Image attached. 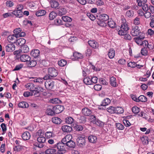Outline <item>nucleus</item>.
I'll use <instances>...</instances> for the list:
<instances>
[{
	"instance_id": "f257e3e1",
	"label": "nucleus",
	"mask_w": 154,
	"mask_h": 154,
	"mask_svg": "<svg viewBox=\"0 0 154 154\" xmlns=\"http://www.w3.org/2000/svg\"><path fill=\"white\" fill-rule=\"evenodd\" d=\"M26 90H29L34 93V95L37 96H39L40 92L43 91L42 87L39 86L35 87V85L32 83H28L24 85Z\"/></svg>"
},
{
	"instance_id": "f03ea898",
	"label": "nucleus",
	"mask_w": 154,
	"mask_h": 154,
	"mask_svg": "<svg viewBox=\"0 0 154 154\" xmlns=\"http://www.w3.org/2000/svg\"><path fill=\"white\" fill-rule=\"evenodd\" d=\"M131 34L133 36L140 35L141 33L139 27L136 25L132 26L131 30Z\"/></svg>"
},
{
	"instance_id": "7ed1b4c3",
	"label": "nucleus",
	"mask_w": 154,
	"mask_h": 154,
	"mask_svg": "<svg viewBox=\"0 0 154 154\" xmlns=\"http://www.w3.org/2000/svg\"><path fill=\"white\" fill-rule=\"evenodd\" d=\"M66 147L65 143L63 142L58 143V154H64L67 148Z\"/></svg>"
},
{
	"instance_id": "20e7f679",
	"label": "nucleus",
	"mask_w": 154,
	"mask_h": 154,
	"mask_svg": "<svg viewBox=\"0 0 154 154\" xmlns=\"http://www.w3.org/2000/svg\"><path fill=\"white\" fill-rule=\"evenodd\" d=\"M37 140L40 144H37L35 146L39 148H42L44 146L43 143H45L46 141L45 138L43 136L39 137L37 138Z\"/></svg>"
},
{
	"instance_id": "39448f33",
	"label": "nucleus",
	"mask_w": 154,
	"mask_h": 154,
	"mask_svg": "<svg viewBox=\"0 0 154 154\" xmlns=\"http://www.w3.org/2000/svg\"><path fill=\"white\" fill-rule=\"evenodd\" d=\"M48 72L51 77H55L57 75V72L54 68L50 67L48 69Z\"/></svg>"
},
{
	"instance_id": "423d86ee",
	"label": "nucleus",
	"mask_w": 154,
	"mask_h": 154,
	"mask_svg": "<svg viewBox=\"0 0 154 154\" xmlns=\"http://www.w3.org/2000/svg\"><path fill=\"white\" fill-rule=\"evenodd\" d=\"M57 105L54 106L53 108V110L49 108H47L46 110V113L49 115L53 116L55 113H57Z\"/></svg>"
},
{
	"instance_id": "0eeeda50",
	"label": "nucleus",
	"mask_w": 154,
	"mask_h": 154,
	"mask_svg": "<svg viewBox=\"0 0 154 154\" xmlns=\"http://www.w3.org/2000/svg\"><path fill=\"white\" fill-rule=\"evenodd\" d=\"M20 59L21 61L27 62L31 60V57L29 56L27 54H24L20 55Z\"/></svg>"
},
{
	"instance_id": "6e6552de",
	"label": "nucleus",
	"mask_w": 154,
	"mask_h": 154,
	"mask_svg": "<svg viewBox=\"0 0 154 154\" xmlns=\"http://www.w3.org/2000/svg\"><path fill=\"white\" fill-rule=\"evenodd\" d=\"M144 38L145 37L143 35H140V36L134 38V40L137 45H140L141 43L143 42V40Z\"/></svg>"
},
{
	"instance_id": "1a4fd4ad",
	"label": "nucleus",
	"mask_w": 154,
	"mask_h": 154,
	"mask_svg": "<svg viewBox=\"0 0 154 154\" xmlns=\"http://www.w3.org/2000/svg\"><path fill=\"white\" fill-rule=\"evenodd\" d=\"M82 114L85 116H88L91 113V111L90 109L87 107L83 108L82 110Z\"/></svg>"
},
{
	"instance_id": "9d476101",
	"label": "nucleus",
	"mask_w": 154,
	"mask_h": 154,
	"mask_svg": "<svg viewBox=\"0 0 154 154\" xmlns=\"http://www.w3.org/2000/svg\"><path fill=\"white\" fill-rule=\"evenodd\" d=\"M15 46L13 44H8L5 46V50L6 51L11 52L15 49Z\"/></svg>"
},
{
	"instance_id": "9b49d317",
	"label": "nucleus",
	"mask_w": 154,
	"mask_h": 154,
	"mask_svg": "<svg viewBox=\"0 0 154 154\" xmlns=\"http://www.w3.org/2000/svg\"><path fill=\"white\" fill-rule=\"evenodd\" d=\"M54 86V83L53 81H47L45 83V86L48 89L51 90L52 89Z\"/></svg>"
},
{
	"instance_id": "f8f14e48",
	"label": "nucleus",
	"mask_w": 154,
	"mask_h": 154,
	"mask_svg": "<svg viewBox=\"0 0 154 154\" xmlns=\"http://www.w3.org/2000/svg\"><path fill=\"white\" fill-rule=\"evenodd\" d=\"M31 55L35 58H36L39 56L40 51L38 49L32 50L31 52Z\"/></svg>"
},
{
	"instance_id": "ddd939ff",
	"label": "nucleus",
	"mask_w": 154,
	"mask_h": 154,
	"mask_svg": "<svg viewBox=\"0 0 154 154\" xmlns=\"http://www.w3.org/2000/svg\"><path fill=\"white\" fill-rule=\"evenodd\" d=\"M77 141L79 144V145L81 146V145H85V140L84 138L81 136H79L77 139Z\"/></svg>"
},
{
	"instance_id": "4468645a",
	"label": "nucleus",
	"mask_w": 154,
	"mask_h": 154,
	"mask_svg": "<svg viewBox=\"0 0 154 154\" xmlns=\"http://www.w3.org/2000/svg\"><path fill=\"white\" fill-rule=\"evenodd\" d=\"M26 42V40L24 39L23 38H20L16 41V44L17 45L22 46L24 45Z\"/></svg>"
},
{
	"instance_id": "2eb2a0df",
	"label": "nucleus",
	"mask_w": 154,
	"mask_h": 154,
	"mask_svg": "<svg viewBox=\"0 0 154 154\" xmlns=\"http://www.w3.org/2000/svg\"><path fill=\"white\" fill-rule=\"evenodd\" d=\"M88 139L90 142L95 143L97 141V137L95 135H90L88 136Z\"/></svg>"
},
{
	"instance_id": "dca6fc26",
	"label": "nucleus",
	"mask_w": 154,
	"mask_h": 154,
	"mask_svg": "<svg viewBox=\"0 0 154 154\" xmlns=\"http://www.w3.org/2000/svg\"><path fill=\"white\" fill-rule=\"evenodd\" d=\"M72 139V136L71 134H68L66 135L62 140V142L64 143H67L71 140Z\"/></svg>"
},
{
	"instance_id": "f3484780",
	"label": "nucleus",
	"mask_w": 154,
	"mask_h": 154,
	"mask_svg": "<svg viewBox=\"0 0 154 154\" xmlns=\"http://www.w3.org/2000/svg\"><path fill=\"white\" fill-rule=\"evenodd\" d=\"M12 14H14L16 17L21 18L23 16V12L22 11L14 10L12 12Z\"/></svg>"
},
{
	"instance_id": "a211bd4d",
	"label": "nucleus",
	"mask_w": 154,
	"mask_h": 154,
	"mask_svg": "<svg viewBox=\"0 0 154 154\" xmlns=\"http://www.w3.org/2000/svg\"><path fill=\"white\" fill-rule=\"evenodd\" d=\"M61 128L63 132H70L72 130V128L71 127L67 125L63 126Z\"/></svg>"
},
{
	"instance_id": "6ab92c4d",
	"label": "nucleus",
	"mask_w": 154,
	"mask_h": 154,
	"mask_svg": "<svg viewBox=\"0 0 154 154\" xmlns=\"http://www.w3.org/2000/svg\"><path fill=\"white\" fill-rule=\"evenodd\" d=\"M115 51L112 48L110 49L109 50L108 52V55L110 59L113 58L115 56Z\"/></svg>"
},
{
	"instance_id": "aec40b11",
	"label": "nucleus",
	"mask_w": 154,
	"mask_h": 154,
	"mask_svg": "<svg viewBox=\"0 0 154 154\" xmlns=\"http://www.w3.org/2000/svg\"><path fill=\"white\" fill-rule=\"evenodd\" d=\"M31 137L30 133L26 131L24 132L22 135V137L24 140H29Z\"/></svg>"
},
{
	"instance_id": "412c9836",
	"label": "nucleus",
	"mask_w": 154,
	"mask_h": 154,
	"mask_svg": "<svg viewBox=\"0 0 154 154\" xmlns=\"http://www.w3.org/2000/svg\"><path fill=\"white\" fill-rule=\"evenodd\" d=\"M88 44L90 46L94 48H96L98 46L97 43L94 41H89Z\"/></svg>"
},
{
	"instance_id": "4be33fe9",
	"label": "nucleus",
	"mask_w": 154,
	"mask_h": 154,
	"mask_svg": "<svg viewBox=\"0 0 154 154\" xmlns=\"http://www.w3.org/2000/svg\"><path fill=\"white\" fill-rule=\"evenodd\" d=\"M45 154H56L57 150L53 149H48L45 152Z\"/></svg>"
},
{
	"instance_id": "5701e85b",
	"label": "nucleus",
	"mask_w": 154,
	"mask_h": 154,
	"mask_svg": "<svg viewBox=\"0 0 154 154\" xmlns=\"http://www.w3.org/2000/svg\"><path fill=\"white\" fill-rule=\"evenodd\" d=\"M99 18L105 22L108 20L109 19V16L105 14H101L99 16Z\"/></svg>"
},
{
	"instance_id": "b1692460",
	"label": "nucleus",
	"mask_w": 154,
	"mask_h": 154,
	"mask_svg": "<svg viewBox=\"0 0 154 154\" xmlns=\"http://www.w3.org/2000/svg\"><path fill=\"white\" fill-rule=\"evenodd\" d=\"M110 85L112 86L113 87H116V78L113 77H111L110 78Z\"/></svg>"
},
{
	"instance_id": "393cba45",
	"label": "nucleus",
	"mask_w": 154,
	"mask_h": 154,
	"mask_svg": "<svg viewBox=\"0 0 154 154\" xmlns=\"http://www.w3.org/2000/svg\"><path fill=\"white\" fill-rule=\"evenodd\" d=\"M18 106L21 108H26L29 107L28 103L26 102L23 101L20 102L18 104Z\"/></svg>"
},
{
	"instance_id": "a878e982",
	"label": "nucleus",
	"mask_w": 154,
	"mask_h": 154,
	"mask_svg": "<svg viewBox=\"0 0 154 154\" xmlns=\"http://www.w3.org/2000/svg\"><path fill=\"white\" fill-rule=\"evenodd\" d=\"M27 63L30 67H33L35 66L37 62L36 60H30L28 62H27Z\"/></svg>"
},
{
	"instance_id": "bb28decb",
	"label": "nucleus",
	"mask_w": 154,
	"mask_h": 154,
	"mask_svg": "<svg viewBox=\"0 0 154 154\" xmlns=\"http://www.w3.org/2000/svg\"><path fill=\"white\" fill-rule=\"evenodd\" d=\"M50 2L51 6L52 8L56 9H58V2L56 1L55 0H51Z\"/></svg>"
},
{
	"instance_id": "cd10ccee",
	"label": "nucleus",
	"mask_w": 154,
	"mask_h": 154,
	"mask_svg": "<svg viewBox=\"0 0 154 154\" xmlns=\"http://www.w3.org/2000/svg\"><path fill=\"white\" fill-rule=\"evenodd\" d=\"M66 12V9L63 7H60L58 8V15L61 16L65 14Z\"/></svg>"
},
{
	"instance_id": "c85d7f7f",
	"label": "nucleus",
	"mask_w": 154,
	"mask_h": 154,
	"mask_svg": "<svg viewBox=\"0 0 154 154\" xmlns=\"http://www.w3.org/2000/svg\"><path fill=\"white\" fill-rule=\"evenodd\" d=\"M73 55L74 57V59L75 60L81 59L82 57V56L81 54L76 52L73 53Z\"/></svg>"
},
{
	"instance_id": "c756f323",
	"label": "nucleus",
	"mask_w": 154,
	"mask_h": 154,
	"mask_svg": "<svg viewBox=\"0 0 154 154\" xmlns=\"http://www.w3.org/2000/svg\"><path fill=\"white\" fill-rule=\"evenodd\" d=\"M46 13V11L44 10H40L37 11L36 13V15L38 17L44 15Z\"/></svg>"
},
{
	"instance_id": "7c9ffc66",
	"label": "nucleus",
	"mask_w": 154,
	"mask_h": 154,
	"mask_svg": "<svg viewBox=\"0 0 154 154\" xmlns=\"http://www.w3.org/2000/svg\"><path fill=\"white\" fill-rule=\"evenodd\" d=\"M121 28L124 30L128 32V31L129 29V28L128 26V24L126 23H123L121 24Z\"/></svg>"
},
{
	"instance_id": "2f4dec72",
	"label": "nucleus",
	"mask_w": 154,
	"mask_h": 154,
	"mask_svg": "<svg viewBox=\"0 0 154 154\" xmlns=\"http://www.w3.org/2000/svg\"><path fill=\"white\" fill-rule=\"evenodd\" d=\"M108 26L110 28H113L115 27L116 23L111 19L109 20L107 22Z\"/></svg>"
},
{
	"instance_id": "473e14b6",
	"label": "nucleus",
	"mask_w": 154,
	"mask_h": 154,
	"mask_svg": "<svg viewBox=\"0 0 154 154\" xmlns=\"http://www.w3.org/2000/svg\"><path fill=\"white\" fill-rule=\"evenodd\" d=\"M110 100L108 98H106L104 99L102 102L101 105L102 106H106L110 103Z\"/></svg>"
},
{
	"instance_id": "72a5a7b5",
	"label": "nucleus",
	"mask_w": 154,
	"mask_h": 154,
	"mask_svg": "<svg viewBox=\"0 0 154 154\" xmlns=\"http://www.w3.org/2000/svg\"><path fill=\"white\" fill-rule=\"evenodd\" d=\"M115 107L112 106H110L106 109V110L108 112L111 114H113L115 113Z\"/></svg>"
},
{
	"instance_id": "f704fd0d",
	"label": "nucleus",
	"mask_w": 154,
	"mask_h": 154,
	"mask_svg": "<svg viewBox=\"0 0 154 154\" xmlns=\"http://www.w3.org/2000/svg\"><path fill=\"white\" fill-rule=\"evenodd\" d=\"M138 102H145L147 101V98L144 95H140L138 97Z\"/></svg>"
},
{
	"instance_id": "c9c22d12",
	"label": "nucleus",
	"mask_w": 154,
	"mask_h": 154,
	"mask_svg": "<svg viewBox=\"0 0 154 154\" xmlns=\"http://www.w3.org/2000/svg\"><path fill=\"white\" fill-rule=\"evenodd\" d=\"M84 83L87 85H90L91 84V78L88 77H85L83 79Z\"/></svg>"
},
{
	"instance_id": "e433bc0d",
	"label": "nucleus",
	"mask_w": 154,
	"mask_h": 154,
	"mask_svg": "<svg viewBox=\"0 0 154 154\" xmlns=\"http://www.w3.org/2000/svg\"><path fill=\"white\" fill-rule=\"evenodd\" d=\"M21 31V29L20 28H18L14 29L13 32L14 35L16 38H18V35Z\"/></svg>"
},
{
	"instance_id": "4c0bfd02",
	"label": "nucleus",
	"mask_w": 154,
	"mask_h": 154,
	"mask_svg": "<svg viewBox=\"0 0 154 154\" xmlns=\"http://www.w3.org/2000/svg\"><path fill=\"white\" fill-rule=\"evenodd\" d=\"M97 24L100 26L102 27H105L106 26V23L105 22L101 20L100 19L97 21Z\"/></svg>"
},
{
	"instance_id": "58836bf2",
	"label": "nucleus",
	"mask_w": 154,
	"mask_h": 154,
	"mask_svg": "<svg viewBox=\"0 0 154 154\" xmlns=\"http://www.w3.org/2000/svg\"><path fill=\"white\" fill-rule=\"evenodd\" d=\"M115 113L122 114L124 112V109L123 108L120 107H116Z\"/></svg>"
},
{
	"instance_id": "ea45409f",
	"label": "nucleus",
	"mask_w": 154,
	"mask_h": 154,
	"mask_svg": "<svg viewBox=\"0 0 154 154\" xmlns=\"http://www.w3.org/2000/svg\"><path fill=\"white\" fill-rule=\"evenodd\" d=\"M65 144L66 145V146H68L69 148H73L75 146V142L71 140L67 143H66Z\"/></svg>"
},
{
	"instance_id": "a19ab883",
	"label": "nucleus",
	"mask_w": 154,
	"mask_h": 154,
	"mask_svg": "<svg viewBox=\"0 0 154 154\" xmlns=\"http://www.w3.org/2000/svg\"><path fill=\"white\" fill-rule=\"evenodd\" d=\"M134 12L132 10H129L126 13V16L128 17H131L133 16Z\"/></svg>"
},
{
	"instance_id": "79ce46f5",
	"label": "nucleus",
	"mask_w": 154,
	"mask_h": 154,
	"mask_svg": "<svg viewBox=\"0 0 154 154\" xmlns=\"http://www.w3.org/2000/svg\"><path fill=\"white\" fill-rule=\"evenodd\" d=\"M57 15V13L54 12H51L49 15V19L50 20H53L56 18Z\"/></svg>"
},
{
	"instance_id": "37998d69",
	"label": "nucleus",
	"mask_w": 154,
	"mask_h": 154,
	"mask_svg": "<svg viewBox=\"0 0 154 154\" xmlns=\"http://www.w3.org/2000/svg\"><path fill=\"white\" fill-rule=\"evenodd\" d=\"M62 19L65 22H70L72 21V19L67 16H64L61 17Z\"/></svg>"
},
{
	"instance_id": "c03bdc74",
	"label": "nucleus",
	"mask_w": 154,
	"mask_h": 154,
	"mask_svg": "<svg viewBox=\"0 0 154 154\" xmlns=\"http://www.w3.org/2000/svg\"><path fill=\"white\" fill-rule=\"evenodd\" d=\"M132 111L133 113L137 114L140 111V109L139 108L136 106H135L132 108Z\"/></svg>"
},
{
	"instance_id": "a18cd8bd",
	"label": "nucleus",
	"mask_w": 154,
	"mask_h": 154,
	"mask_svg": "<svg viewBox=\"0 0 154 154\" xmlns=\"http://www.w3.org/2000/svg\"><path fill=\"white\" fill-rule=\"evenodd\" d=\"M66 122L68 124H71L72 123L74 119L71 117H68L65 119Z\"/></svg>"
},
{
	"instance_id": "49530a36",
	"label": "nucleus",
	"mask_w": 154,
	"mask_h": 154,
	"mask_svg": "<svg viewBox=\"0 0 154 154\" xmlns=\"http://www.w3.org/2000/svg\"><path fill=\"white\" fill-rule=\"evenodd\" d=\"M66 61L64 60H61L58 61V65L60 66H64L66 65Z\"/></svg>"
},
{
	"instance_id": "de8ad7c7",
	"label": "nucleus",
	"mask_w": 154,
	"mask_h": 154,
	"mask_svg": "<svg viewBox=\"0 0 154 154\" xmlns=\"http://www.w3.org/2000/svg\"><path fill=\"white\" fill-rule=\"evenodd\" d=\"M29 50L28 46L27 45H24L22 48L21 51L24 53H26L29 51Z\"/></svg>"
},
{
	"instance_id": "09e8293b",
	"label": "nucleus",
	"mask_w": 154,
	"mask_h": 154,
	"mask_svg": "<svg viewBox=\"0 0 154 154\" xmlns=\"http://www.w3.org/2000/svg\"><path fill=\"white\" fill-rule=\"evenodd\" d=\"M147 48H142L141 50V54L143 56H146L148 54V51Z\"/></svg>"
},
{
	"instance_id": "8fccbe9b",
	"label": "nucleus",
	"mask_w": 154,
	"mask_h": 154,
	"mask_svg": "<svg viewBox=\"0 0 154 154\" xmlns=\"http://www.w3.org/2000/svg\"><path fill=\"white\" fill-rule=\"evenodd\" d=\"M116 125L117 128L119 130H123L124 128V127L123 125L120 123H116Z\"/></svg>"
},
{
	"instance_id": "3c124183",
	"label": "nucleus",
	"mask_w": 154,
	"mask_h": 154,
	"mask_svg": "<svg viewBox=\"0 0 154 154\" xmlns=\"http://www.w3.org/2000/svg\"><path fill=\"white\" fill-rule=\"evenodd\" d=\"M127 33L128 32L124 30V29H122L120 28V29L118 33V34L120 35H124Z\"/></svg>"
},
{
	"instance_id": "603ef678",
	"label": "nucleus",
	"mask_w": 154,
	"mask_h": 154,
	"mask_svg": "<svg viewBox=\"0 0 154 154\" xmlns=\"http://www.w3.org/2000/svg\"><path fill=\"white\" fill-rule=\"evenodd\" d=\"M148 45V42L146 40H145L143 41L140 46H143V48H147Z\"/></svg>"
},
{
	"instance_id": "864d4df0",
	"label": "nucleus",
	"mask_w": 154,
	"mask_h": 154,
	"mask_svg": "<svg viewBox=\"0 0 154 154\" xmlns=\"http://www.w3.org/2000/svg\"><path fill=\"white\" fill-rule=\"evenodd\" d=\"M33 81L39 84L42 83L43 80L42 78H38L35 79L33 80Z\"/></svg>"
},
{
	"instance_id": "5fc2aeb1",
	"label": "nucleus",
	"mask_w": 154,
	"mask_h": 154,
	"mask_svg": "<svg viewBox=\"0 0 154 154\" xmlns=\"http://www.w3.org/2000/svg\"><path fill=\"white\" fill-rule=\"evenodd\" d=\"M23 95L25 97H27L34 95V93L32 92L26 91L23 93Z\"/></svg>"
},
{
	"instance_id": "6e6d98bb",
	"label": "nucleus",
	"mask_w": 154,
	"mask_h": 154,
	"mask_svg": "<svg viewBox=\"0 0 154 154\" xmlns=\"http://www.w3.org/2000/svg\"><path fill=\"white\" fill-rule=\"evenodd\" d=\"M146 0H137L138 5L139 6H141L143 5L146 4Z\"/></svg>"
},
{
	"instance_id": "4d7b16f0",
	"label": "nucleus",
	"mask_w": 154,
	"mask_h": 154,
	"mask_svg": "<svg viewBox=\"0 0 154 154\" xmlns=\"http://www.w3.org/2000/svg\"><path fill=\"white\" fill-rule=\"evenodd\" d=\"M97 119H96V117L92 115L90 116V121L93 124H94V123H95V122Z\"/></svg>"
},
{
	"instance_id": "13d9d810",
	"label": "nucleus",
	"mask_w": 154,
	"mask_h": 154,
	"mask_svg": "<svg viewBox=\"0 0 154 154\" xmlns=\"http://www.w3.org/2000/svg\"><path fill=\"white\" fill-rule=\"evenodd\" d=\"M139 115L146 119L148 118L147 115L143 112H141L139 114Z\"/></svg>"
},
{
	"instance_id": "bf43d9fd",
	"label": "nucleus",
	"mask_w": 154,
	"mask_h": 154,
	"mask_svg": "<svg viewBox=\"0 0 154 154\" xmlns=\"http://www.w3.org/2000/svg\"><path fill=\"white\" fill-rule=\"evenodd\" d=\"M77 40V38L75 36H71L68 39L69 42L71 43H73L75 42Z\"/></svg>"
},
{
	"instance_id": "052dcab7",
	"label": "nucleus",
	"mask_w": 154,
	"mask_h": 154,
	"mask_svg": "<svg viewBox=\"0 0 154 154\" xmlns=\"http://www.w3.org/2000/svg\"><path fill=\"white\" fill-rule=\"evenodd\" d=\"M6 5L8 7H11L14 5V4L13 2L11 1H8L6 2Z\"/></svg>"
},
{
	"instance_id": "680f3d73",
	"label": "nucleus",
	"mask_w": 154,
	"mask_h": 154,
	"mask_svg": "<svg viewBox=\"0 0 154 154\" xmlns=\"http://www.w3.org/2000/svg\"><path fill=\"white\" fill-rule=\"evenodd\" d=\"M140 23V18H139L136 17L134 21V23L135 25H138Z\"/></svg>"
},
{
	"instance_id": "e2e57ef3",
	"label": "nucleus",
	"mask_w": 154,
	"mask_h": 154,
	"mask_svg": "<svg viewBox=\"0 0 154 154\" xmlns=\"http://www.w3.org/2000/svg\"><path fill=\"white\" fill-rule=\"evenodd\" d=\"M99 81L100 83L103 85H107V82L103 78H101L99 79Z\"/></svg>"
},
{
	"instance_id": "0e129e2a",
	"label": "nucleus",
	"mask_w": 154,
	"mask_h": 154,
	"mask_svg": "<svg viewBox=\"0 0 154 154\" xmlns=\"http://www.w3.org/2000/svg\"><path fill=\"white\" fill-rule=\"evenodd\" d=\"M74 128L77 131H81L83 129V127L81 125H77L75 126Z\"/></svg>"
},
{
	"instance_id": "69168bd1",
	"label": "nucleus",
	"mask_w": 154,
	"mask_h": 154,
	"mask_svg": "<svg viewBox=\"0 0 154 154\" xmlns=\"http://www.w3.org/2000/svg\"><path fill=\"white\" fill-rule=\"evenodd\" d=\"M102 86L100 85L96 84L94 85V89L96 91H100L102 88Z\"/></svg>"
},
{
	"instance_id": "338daca9",
	"label": "nucleus",
	"mask_w": 154,
	"mask_h": 154,
	"mask_svg": "<svg viewBox=\"0 0 154 154\" xmlns=\"http://www.w3.org/2000/svg\"><path fill=\"white\" fill-rule=\"evenodd\" d=\"M36 134L37 135H38L39 137L43 136L44 135V131L42 130H39L37 132Z\"/></svg>"
},
{
	"instance_id": "774afa93",
	"label": "nucleus",
	"mask_w": 154,
	"mask_h": 154,
	"mask_svg": "<svg viewBox=\"0 0 154 154\" xmlns=\"http://www.w3.org/2000/svg\"><path fill=\"white\" fill-rule=\"evenodd\" d=\"M123 122L125 125L126 127L130 126L131 125L130 123L127 120L124 119Z\"/></svg>"
}]
</instances>
